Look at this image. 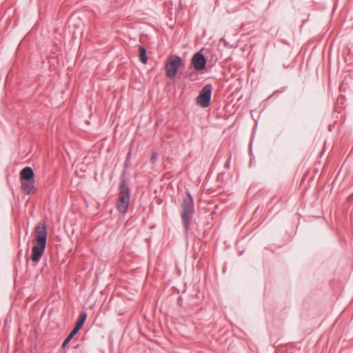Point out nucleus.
I'll use <instances>...</instances> for the list:
<instances>
[{"instance_id": "nucleus-1", "label": "nucleus", "mask_w": 353, "mask_h": 353, "mask_svg": "<svg viewBox=\"0 0 353 353\" xmlns=\"http://www.w3.org/2000/svg\"><path fill=\"white\" fill-rule=\"evenodd\" d=\"M47 230L43 223H39L34 229V237L32 248L31 259L37 263L42 256L46 245Z\"/></svg>"}, {"instance_id": "nucleus-2", "label": "nucleus", "mask_w": 353, "mask_h": 353, "mask_svg": "<svg viewBox=\"0 0 353 353\" xmlns=\"http://www.w3.org/2000/svg\"><path fill=\"white\" fill-rule=\"evenodd\" d=\"M194 212V206L192 199L189 194H187L186 197L184 198L183 202L182 203V213L181 217L183 220V224L185 228L188 229L189 225V222L192 218V214Z\"/></svg>"}, {"instance_id": "nucleus-3", "label": "nucleus", "mask_w": 353, "mask_h": 353, "mask_svg": "<svg viewBox=\"0 0 353 353\" xmlns=\"http://www.w3.org/2000/svg\"><path fill=\"white\" fill-rule=\"evenodd\" d=\"M130 201L129 190L127 185L123 183L120 187L118 201L116 204L117 209L121 213L125 214L128 208Z\"/></svg>"}, {"instance_id": "nucleus-4", "label": "nucleus", "mask_w": 353, "mask_h": 353, "mask_svg": "<svg viewBox=\"0 0 353 353\" xmlns=\"http://www.w3.org/2000/svg\"><path fill=\"white\" fill-rule=\"evenodd\" d=\"M181 63L182 60L179 56H170L165 65L166 75L169 78L174 77Z\"/></svg>"}, {"instance_id": "nucleus-5", "label": "nucleus", "mask_w": 353, "mask_h": 353, "mask_svg": "<svg viewBox=\"0 0 353 353\" xmlns=\"http://www.w3.org/2000/svg\"><path fill=\"white\" fill-rule=\"evenodd\" d=\"M211 99V87L210 85L205 86L196 99L197 103L203 107L206 108L209 105Z\"/></svg>"}, {"instance_id": "nucleus-6", "label": "nucleus", "mask_w": 353, "mask_h": 353, "mask_svg": "<svg viewBox=\"0 0 353 353\" xmlns=\"http://www.w3.org/2000/svg\"><path fill=\"white\" fill-rule=\"evenodd\" d=\"M205 63L204 56L199 52L196 53L192 59V63L197 70H203L205 66Z\"/></svg>"}, {"instance_id": "nucleus-7", "label": "nucleus", "mask_w": 353, "mask_h": 353, "mask_svg": "<svg viewBox=\"0 0 353 353\" xmlns=\"http://www.w3.org/2000/svg\"><path fill=\"white\" fill-rule=\"evenodd\" d=\"M22 191L26 194H34L36 191L34 180L20 181Z\"/></svg>"}, {"instance_id": "nucleus-8", "label": "nucleus", "mask_w": 353, "mask_h": 353, "mask_svg": "<svg viewBox=\"0 0 353 353\" xmlns=\"http://www.w3.org/2000/svg\"><path fill=\"white\" fill-rule=\"evenodd\" d=\"M34 174L30 167H26L20 172V181L34 180Z\"/></svg>"}, {"instance_id": "nucleus-9", "label": "nucleus", "mask_w": 353, "mask_h": 353, "mask_svg": "<svg viewBox=\"0 0 353 353\" xmlns=\"http://www.w3.org/2000/svg\"><path fill=\"white\" fill-rule=\"evenodd\" d=\"M139 59L141 63H143L144 64L147 63L148 57L146 54V50L141 46H139Z\"/></svg>"}, {"instance_id": "nucleus-10", "label": "nucleus", "mask_w": 353, "mask_h": 353, "mask_svg": "<svg viewBox=\"0 0 353 353\" xmlns=\"http://www.w3.org/2000/svg\"><path fill=\"white\" fill-rule=\"evenodd\" d=\"M86 318V314L83 313L81 314L79 316V319L75 325V328H77V330H80L81 327L83 326Z\"/></svg>"}, {"instance_id": "nucleus-11", "label": "nucleus", "mask_w": 353, "mask_h": 353, "mask_svg": "<svg viewBox=\"0 0 353 353\" xmlns=\"http://www.w3.org/2000/svg\"><path fill=\"white\" fill-rule=\"evenodd\" d=\"M79 331V330H77V328L74 327V329L72 330V332L68 335L69 338L72 339L78 333Z\"/></svg>"}, {"instance_id": "nucleus-12", "label": "nucleus", "mask_w": 353, "mask_h": 353, "mask_svg": "<svg viewBox=\"0 0 353 353\" xmlns=\"http://www.w3.org/2000/svg\"><path fill=\"white\" fill-rule=\"evenodd\" d=\"M71 339H72L69 338V336H68L67 338L64 341L65 343H68L70 341Z\"/></svg>"}, {"instance_id": "nucleus-13", "label": "nucleus", "mask_w": 353, "mask_h": 353, "mask_svg": "<svg viewBox=\"0 0 353 353\" xmlns=\"http://www.w3.org/2000/svg\"><path fill=\"white\" fill-rule=\"evenodd\" d=\"M71 339H72L69 338V336H68L67 338L64 341L65 343H68L70 341Z\"/></svg>"}, {"instance_id": "nucleus-14", "label": "nucleus", "mask_w": 353, "mask_h": 353, "mask_svg": "<svg viewBox=\"0 0 353 353\" xmlns=\"http://www.w3.org/2000/svg\"><path fill=\"white\" fill-rule=\"evenodd\" d=\"M68 343H65V342L63 341V344H62V347H65Z\"/></svg>"}, {"instance_id": "nucleus-15", "label": "nucleus", "mask_w": 353, "mask_h": 353, "mask_svg": "<svg viewBox=\"0 0 353 353\" xmlns=\"http://www.w3.org/2000/svg\"><path fill=\"white\" fill-rule=\"evenodd\" d=\"M154 158H155V157H154V156H153V157H152V160H154Z\"/></svg>"}]
</instances>
